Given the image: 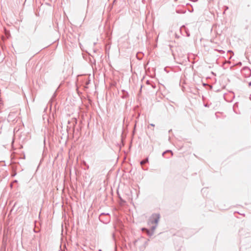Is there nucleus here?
Here are the masks:
<instances>
[{"instance_id": "1", "label": "nucleus", "mask_w": 251, "mask_h": 251, "mask_svg": "<svg viewBox=\"0 0 251 251\" xmlns=\"http://www.w3.org/2000/svg\"><path fill=\"white\" fill-rule=\"evenodd\" d=\"M159 219V216L158 214H154L150 219V223L151 224H157Z\"/></svg>"}, {"instance_id": "2", "label": "nucleus", "mask_w": 251, "mask_h": 251, "mask_svg": "<svg viewBox=\"0 0 251 251\" xmlns=\"http://www.w3.org/2000/svg\"><path fill=\"white\" fill-rule=\"evenodd\" d=\"M148 161V159L147 158L146 159L142 161L141 162L140 164H141V165H142L145 164L146 163H147Z\"/></svg>"}, {"instance_id": "3", "label": "nucleus", "mask_w": 251, "mask_h": 251, "mask_svg": "<svg viewBox=\"0 0 251 251\" xmlns=\"http://www.w3.org/2000/svg\"><path fill=\"white\" fill-rule=\"evenodd\" d=\"M143 230H145L148 233H149V230L148 229H143Z\"/></svg>"}, {"instance_id": "4", "label": "nucleus", "mask_w": 251, "mask_h": 251, "mask_svg": "<svg viewBox=\"0 0 251 251\" xmlns=\"http://www.w3.org/2000/svg\"><path fill=\"white\" fill-rule=\"evenodd\" d=\"M151 126H154V125H153V124H151Z\"/></svg>"}, {"instance_id": "5", "label": "nucleus", "mask_w": 251, "mask_h": 251, "mask_svg": "<svg viewBox=\"0 0 251 251\" xmlns=\"http://www.w3.org/2000/svg\"><path fill=\"white\" fill-rule=\"evenodd\" d=\"M155 227H153L152 230H154L155 229Z\"/></svg>"}]
</instances>
